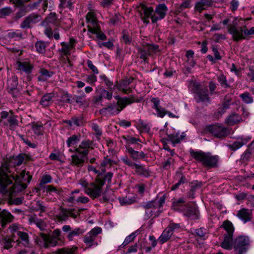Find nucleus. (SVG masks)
<instances>
[{
    "label": "nucleus",
    "mask_w": 254,
    "mask_h": 254,
    "mask_svg": "<svg viewBox=\"0 0 254 254\" xmlns=\"http://www.w3.org/2000/svg\"><path fill=\"white\" fill-rule=\"evenodd\" d=\"M40 4L44 12H45L48 8V0H37V1L29 3L28 5L29 9L33 10L37 9Z\"/></svg>",
    "instance_id": "c756f323"
},
{
    "label": "nucleus",
    "mask_w": 254,
    "mask_h": 254,
    "mask_svg": "<svg viewBox=\"0 0 254 254\" xmlns=\"http://www.w3.org/2000/svg\"><path fill=\"white\" fill-rule=\"evenodd\" d=\"M14 216L5 209L1 211V227L3 228L7 224L12 222Z\"/></svg>",
    "instance_id": "bb28decb"
},
{
    "label": "nucleus",
    "mask_w": 254,
    "mask_h": 254,
    "mask_svg": "<svg viewBox=\"0 0 254 254\" xmlns=\"http://www.w3.org/2000/svg\"><path fill=\"white\" fill-rule=\"evenodd\" d=\"M241 116L236 113L230 115L226 119L225 123L229 126H234L242 122Z\"/></svg>",
    "instance_id": "c85d7f7f"
},
{
    "label": "nucleus",
    "mask_w": 254,
    "mask_h": 254,
    "mask_svg": "<svg viewBox=\"0 0 254 254\" xmlns=\"http://www.w3.org/2000/svg\"><path fill=\"white\" fill-rule=\"evenodd\" d=\"M151 102L153 104L152 108L156 110L157 116L161 118H163L166 115H168L170 118H178L179 116L173 114L172 113L167 111L165 109L160 106V100L157 97L152 98Z\"/></svg>",
    "instance_id": "4468645a"
},
{
    "label": "nucleus",
    "mask_w": 254,
    "mask_h": 254,
    "mask_svg": "<svg viewBox=\"0 0 254 254\" xmlns=\"http://www.w3.org/2000/svg\"><path fill=\"white\" fill-rule=\"evenodd\" d=\"M39 75L37 77L39 81L44 82L48 78L51 77L54 74V72L48 70L45 68H41L39 70Z\"/></svg>",
    "instance_id": "7c9ffc66"
},
{
    "label": "nucleus",
    "mask_w": 254,
    "mask_h": 254,
    "mask_svg": "<svg viewBox=\"0 0 254 254\" xmlns=\"http://www.w3.org/2000/svg\"><path fill=\"white\" fill-rule=\"evenodd\" d=\"M190 189L188 192V196L190 198H194L196 190L199 189L202 185L201 182L193 181L190 184Z\"/></svg>",
    "instance_id": "473e14b6"
},
{
    "label": "nucleus",
    "mask_w": 254,
    "mask_h": 254,
    "mask_svg": "<svg viewBox=\"0 0 254 254\" xmlns=\"http://www.w3.org/2000/svg\"><path fill=\"white\" fill-rule=\"evenodd\" d=\"M184 211L185 216L194 220L198 218V209L194 205L186 206Z\"/></svg>",
    "instance_id": "b1692460"
},
{
    "label": "nucleus",
    "mask_w": 254,
    "mask_h": 254,
    "mask_svg": "<svg viewBox=\"0 0 254 254\" xmlns=\"http://www.w3.org/2000/svg\"><path fill=\"white\" fill-rule=\"evenodd\" d=\"M191 92L193 94L194 99L197 103H211V99L207 86L199 82H193Z\"/></svg>",
    "instance_id": "39448f33"
},
{
    "label": "nucleus",
    "mask_w": 254,
    "mask_h": 254,
    "mask_svg": "<svg viewBox=\"0 0 254 254\" xmlns=\"http://www.w3.org/2000/svg\"><path fill=\"white\" fill-rule=\"evenodd\" d=\"M156 201H154V199L153 200L149 201L144 203L142 204V207L144 208L145 210L150 209H157L156 206Z\"/></svg>",
    "instance_id": "338daca9"
},
{
    "label": "nucleus",
    "mask_w": 254,
    "mask_h": 254,
    "mask_svg": "<svg viewBox=\"0 0 254 254\" xmlns=\"http://www.w3.org/2000/svg\"><path fill=\"white\" fill-rule=\"evenodd\" d=\"M250 246V241L248 237L240 236L234 240L235 254H245Z\"/></svg>",
    "instance_id": "6e6552de"
},
{
    "label": "nucleus",
    "mask_w": 254,
    "mask_h": 254,
    "mask_svg": "<svg viewBox=\"0 0 254 254\" xmlns=\"http://www.w3.org/2000/svg\"><path fill=\"white\" fill-rule=\"evenodd\" d=\"M136 49L138 57L142 59L144 62L147 63L148 57L151 55L150 52L148 51V49L145 46H142L137 47Z\"/></svg>",
    "instance_id": "2f4dec72"
},
{
    "label": "nucleus",
    "mask_w": 254,
    "mask_h": 254,
    "mask_svg": "<svg viewBox=\"0 0 254 254\" xmlns=\"http://www.w3.org/2000/svg\"><path fill=\"white\" fill-rule=\"evenodd\" d=\"M243 102L247 104H250L254 102L253 97L251 95L249 92H245L241 94L239 96Z\"/></svg>",
    "instance_id": "de8ad7c7"
},
{
    "label": "nucleus",
    "mask_w": 254,
    "mask_h": 254,
    "mask_svg": "<svg viewBox=\"0 0 254 254\" xmlns=\"http://www.w3.org/2000/svg\"><path fill=\"white\" fill-rule=\"evenodd\" d=\"M17 69L26 74H30L34 68V65L30 62L17 61Z\"/></svg>",
    "instance_id": "393cba45"
},
{
    "label": "nucleus",
    "mask_w": 254,
    "mask_h": 254,
    "mask_svg": "<svg viewBox=\"0 0 254 254\" xmlns=\"http://www.w3.org/2000/svg\"><path fill=\"white\" fill-rule=\"evenodd\" d=\"M237 22L228 25V33L232 36L235 42L247 39L248 37L254 35V27L248 29L247 26H237Z\"/></svg>",
    "instance_id": "20e7f679"
},
{
    "label": "nucleus",
    "mask_w": 254,
    "mask_h": 254,
    "mask_svg": "<svg viewBox=\"0 0 254 254\" xmlns=\"http://www.w3.org/2000/svg\"><path fill=\"white\" fill-rule=\"evenodd\" d=\"M114 174L111 172H108L102 177H96L95 182L100 184V186L103 187L105 184L107 182V186L110 187L112 184V180Z\"/></svg>",
    "instance_id": "5701e85b"
},
{
    "label": "nucleus",
    "mask_w": 254,
    "mask_h": 254,
    "mask_svg": "<svg viewBox=\"0 0 254 254\" xmlns=\"http://www.w3.org/2000/svg\"><path fill=\"white\" fill-rule=\"evenodd\" d=\"M40 237L36 240L37 244L45 248L50 247H55L57 245L58 241L60 239H56L51 235H48L43 233H40Z\"/></svg>",
    "instance_id": "9b49d317"
},
{
    "label": "nucleus",
    "mask_w": 254,
    "mask_h": 254,
    "mask_svg": "<svg viewBox=\"0 0 254 254\" xmlns=\"http://www.w3.org/2000/svg\"><path fill=\"white\" fill-rule=\"evenodd\" d=\"M17 235L20 239L22 245L25 247H28L29 243L28 234L26 232L19 231L17 232Z\"/></svg>",
    "instance_id": "c03bdc74"
},
{
    "label": "nucleus",
    "mask_w": 254,
    "mask_h": 254,
    "mask_svg": "<svg viewBox=\"0 0 254 254\" xmlns=\"http://www.w3.org/2000/svg\"><path fill=\"white\" fill-rule=\"evenodd\" d=\"M190 153L192 158L207 169L216 168L219 166V157L213 155L210 152H205L201 150L194 151L190 149Z\"/></svg>",
    "instance_id": "7ed1b4c3"
},
{
    "label": "nucleus",
    "mask_w": 254,
    "mask_h": 254,
    "mask_svg": "<svg viewBox=\"0 0 254 254\" xmlns=\"http://www.w3.org/2000/svg\"><path fill=\"white\" fill-rule=\"evenodd\" d=\"M107 90L104 88H101L97 94L93 96V102L94 104H101L103 99L108 101L112 100L113 98V89H108Z\"/></svg>",
    "instance_id": "f8f14e48"
},
{
    "label": "nucleus",
    "mask_w": 254,
    "mask_h": 254,
    "mask_svg": "<svg viewBox=\"0 0 254 254\" xmlns=\"http://www.w3.org/2000/svg\"><path fill=\"white\" fill-rule=\"evenodd\" d=\"M55 253L56 254H75L73 249L65 248L58 249Z\"/></svg>",
    "instance_id": "774afa93"
},
{
    "label": "nucleus",
    "mask_w": 254,
    "mask_h": 254,
    "mask_svg": "<svg viewBox=\"0 0 254 254\" xmlns=\"http://www.w3.org/2000/svg\"><path fill=\"white\" fill-rule=\"evenodd\" d=\"M127 151L129 154L130 157L133 161H137L139 159H144L146 157V154L143 151H137L133 149L132 147L129 145H126Z\"/></svg>",
    "instance_id": "a878e982"
},
{
    "label": "nucleus",
    "mask_w": 254,
    "mask_h": 254,
    "mask_svg": "<svg viewBox=\"0 0 254 254\" xmlns=\"http://www.w3.org/2000/svg\"><path fill=\"white\" fill-rule=\"evenodd\" d=\"M17 7H19V9L15 14V18L16 19H20L22 17L24 16L29 10L28 5L25 4H23L20 6H17Z\"/></svg>",
    "instance_id": "37998d69"
},
{
    "label": "nucleus",
    "mask_w": 254,
    "mask_h": 254,
    "mask_svg": "<svg viewBox=\"0 0 254 254\" xmlns=\"http://www.w3.org/2000/svg\"><path fill=\"white\" fill-rule=\"evenodd\" d=\"M117 102H113L109 103L105 108H103L99 111V113L104 116L108 115H118L124 108V98L121 97L119 95L114 96Z\"/></svg>",
    "instance_id": "423d86ee"
},
{
    "label": "nucleus",
    "mask_w": 254,
    "mask_h": 254,
    "mask_svg": "<svg viewBox=\"0 0 254 254\" xmlns=\"http://www.w3.org/2000/svg\"><path fill=\"white\" fill-rule=\"evenodd\" d=\"M41 19V16L38 14L32 13L27 16L24 20L21 23L20 27L22 29H30L33 25L39 22Z\"/></svg>",
    "instance_id": "2eb2a0df"
},
{
    "label": "nucleus",
    "mask_w": 254,
    "mask_h": 254,
    "mask_svg": "<svg viewBox=\"0 0 254 254\" xmlns=\"http://www.w3.org/2000/svg\"><path fill=\"white\" fill-rule=\"evenodd\" d=\"M254 156V153L251 151L250 149L247 148V149L241 155L240 161L242 163L247 164L248 162L251 160Z\"/></svg>",
    "instance_id": "e433bc0d"
},
{
    "label": "nucleus",
    "mask_w": 254,
    "mask_h": 254,
    "mask_svg": "<svg viewBox=\"0 0 254 254\" xmlns=\"http://www.w3.org/2000/svg\"><path fill=\"white\" fill-rule=\"evenodd\" d=\"M221 227L227 232L225 234H230L233 235L234 232V227L232 223L229 220H225L223 222Z\"/></svg>",
    "instance_id": "79ce46f5"
},
{
    "label": "nucleus",
    "mask_w": 254,
    "mask_h": 254,
    "mask_svg": "<svg viewBox=\"0 0 254 254\" xmlns=\"http://www.w3.org/2000/svg\"><path fill=\"white\" fill-rule=\"evenodd\" d=\"M252 138V136L250 135L239 136L236 138L237 140L234 141L231 144H228L227 146L230 150L235 152L243 146L246 145Z\"/></svg>",
    "instance_id": "dca6fc26"
},
{
    "label": "nucleus",
    "mask_w": 254,
    "mask_h": 254,
    "mask_svg": "<svg viewBox=\"0 0 254 254\" xmlns=\"http://www.w3.org/2000/svg\"><path fill=\"white\" fill-rule=\"evenodd\" d=\"M183 198H180L177 200H175L172 203V208L176 211H183L185 210L186 205Z\"/></svg>",
    "instance_id": "72a5a7b5"
},
{
    "label": "nucleus",
    "mask_w": 254,
    "mask_h": 254,
    "mask_svg": "<svg viewBox=\"0 0 254 254\" xmlns=\"http://www.w3.org/2000/svg\"><path fill=\"white\" fill-rule=\"evenodd\" d=\"M61 45L62 48L59 50V51L61 52L65 56L70 55V48L69 47V44L65 42H62L61 43Z\"/></svg>",
    "instance_id": "e2e57ef3"
},
{
    "label": "nucleus",
    "mask_w": 254,
    "mask_h": 254,
    "mask_svg": "<svg viewBox=\"0 0 254 254\" xmlns=\"http://www.w3.org/2000/svg\"><path fill=\"white\" fill-rule=\"evenodd\" d=\"M94 142L93 140L85 139L81 141L78 147L75 148L74 154L71 156L70 164L77 167L81 168L83 166L85 159L89 152V149H93Z\"/></svg>",
    "instance_id": "f03ea898"
},
{
    "label": "nucleus",
    "mask_w": 254,
    "mask_h": 254,
    "mask_svg": "<svg viewBox=\"0 0 254 254\" xmlns=\"http://www.w3.org/2000/svg\"><path fill=\"white\" fill-rule=\"evenodd\" d=\"M233 237L232 235L224 234V240L221 243L220 246L225 250H231L234 247Z\"/></svg>",
    "instance_id": "cd10ccee"
},
{
    "label": "nucleus",
    "mask_w": 254,
    "mask_h": 254,
    "mask_svg": "<svg viewBox=\"0 0 254 254\" xmlns=\"http://www.w3.org/2000/svg\"><path fill=\"white\" fill-rule=\"evenodd\" d=\"M121 161L126 165L131 167L135 169V174L138 176L148 178L149 175V171L147 168H145L142 164H139L133 162L127 155L122 156L121 158Z\"/></svg>",
    "instance_id": "1a4fd4ad"
},
{
    "label": "nucleus",
    "mask_w": 254,
    "mask_h": 254,
    "mask_svg": "<svg viewBox=\"0 0 254 254\" xmlns=\"http://www.w3.org/2000/svg\"><path fill=\"white\" fill-rule=\"evenodd\" d=\"M137 126L142 131L148 132L150 131V127L149 125L141 119L138 120Z\"/></svg>",
    "instance_id": "680f3d73"
},
{
    "label": "nucleus",
    "mask_w": 254,
    "mask_h": 254,
    "mask_svg": "<svg viewBox=\"0 0 254 254\" xmlns=\"http://www.w3.org/2000/svg\"><path fill=\"white\" fill-rule=\"evenodd\" d=\"M142 13H141V14H143L142 16V19L144 22L147 23L149 22L148 18H150L151 19V16L153 14V9L151 7H147L144 5L142 6Z\"/></svg>",
    "instance_id": "f704fd0d"
},
{
    "label": "nucleus",
    "mask_w": 254,
    "mask_h": 254,
    "mask_svg": "<svg viewBox=\"0 0 254 254\" xmlns=\"http://www.w3.org/2000/svg\"><path fill=\"white\" fill-rule=\"evenodd\" d=\"M134 78L132 77L127 78L123 79L120 84L117 83L115 86L119 90L122 91L124 94H127L132 92V89L128 87V86L132 82Z\"/></svg>",
    "instance_id": "412c9836"
},
{
    "label": "nucleus",
    "mask_w": 254,
    "mask_h": 254,
    "mask_svg": "<svg viewBox=\"0 0 254 254\" xmlns=\"http://www.w3.org/2000/svg\"><path fill=\"white\" fill-rule=\"evenodd\" d=\"M123 138L126 141V145L130 146V144H136V148L139 149L142 147V145L138 143V141H140V139L131 136H123Z\"/></svg>",
    "instance_id": "58836bf2"
},
{
    "label": "nucleus",
    "mask_w": 254,
    "mask_h": 254,
    "mask_svg": "<svg viewBox=\"0 0 254 254\" xmlns=\"http://www.w3.org/2000/svg\"><path fill=\"white\" fill-rule=\"evenodd\" d=\"M103 191V187L100 184L91 183L86 190V193L92 199L100 197Z\"/></svg>",
    "instance_id": "a211bd4d"
},
{
    "label": "nucleus",
    "mask_w": 254,
    "mask_h": 254,
    "mask_svg": "<svg viewBox=\"0 0 254 254\" xmlns=\"http://www.w3.org/2000/svg\"><path fill=\"white\" fill-rule=\"evenodd\" d=\"M122 39L126 45H130L132 38L127 30L124 29L122 32Z\"/></svg>",
    "instance_id": "13d9d810"
},
{
    "label": "nucleus",
    "mask_w": 254,
    "mask_h": 254,
    "mask_svg": "<svg viewBox=\"0 0 254 254\" xmlns=\"http://www.w3.org/2000/svg\"><path fill=\"white\" fill-rule=\"evenodd\" d=\"M160 213V210L158 209H147L145 210V216L146 218L149 219L151 217H158Z\"/></svg>",
    "instance_id": "603ef678"
},
{
    "label": "nucleus",
    "mask_w": 254,
    "mask_h": 254,
    "mask_svg": "<svg viewBox=\"0 0 254 254\" xmlns=\"http://www.w3.org/2000/svg\"><path fill=\"white\" fill-rule=\"evenodd\" d=\"M86 22L90 23L92 26H96L98 24L96 14L94 12H88L86 14Z\"/></svg>",
    "instance_id": "a18cd8bd"
},
{
    "label": "nucleus",
    "mask_w": 254,
    "mask_h": 254,
    "mask_svg": "<svg viewBox=\"0 0 254 254\" xmlns=\"http://www.w3.org/2000/svg\"><path fill=\"white\" fill-rule=\"evenodd\" d=\"M1 125L12 130H14L18 126L16 116L11 110L1 111Z\"/></svg>",
    "instance_id": "0eeeda50"
},
{
    "label": "nucleus",
    "mask_w": 254,
    "mask_h": 254,
    "mask_svg": "<svg viewBox=\"0 0 254 254\" xmlns=\"http://www.w3.org/2000/svg\"><path fill=\"white\" fill-rule=\"evenodd\" d=\"M18 78L13 75L7 79V89L13 97H17L20 94L17 88Z\"/></svg>",
    "instance_id": "6ab92c4d"
},
{
    "label": "nucleus",
    "mask_w": 254,
    "mask_h": 254,
    "mask_svg": "<svg viewBox=\"0 0 254 254\" xmlns=\"http://www.w3.org/2000/svg\"><path fill=\"white\" fill-rule=\"evenodd\" d=\"M71 120L72 121L73 125H75L76 127H79L82 125L84 118L81 115L79 116H74L71 118Z\"/></svg>",
    "instance_id": "69168bd1"
},
{
    "label": "nucleus",
    "mask_w": 254,
    "mask_h": 254,
    "mask_svg": "<svg viewBox=\"0 0 254 254\" xmlns=\"http://www.w3.org/2000/svg\"><path fill=\"white\" fill-rule=\"evenodd\" d=\"M102 231L101 228L99 227H94L83 237V242L86 245H88L90 248L94 245H98V243L95 241V239L98 235L102 233Z\"/></svg>",
    "instance_id": "ddd939ff"
},
{
    "label": "nucleus",
    "mask_w": 254,
    "mask_h": 254,
    "mask_svg": "<svg viewBox=\"0 0 254 254\" xmlns=\"http://www.w3.org/2000/svg\"><path fill=\"white\" fill-rule=\"evenodd\" d=\"M60 101L64 103L72 104L73 103L72 95L67 91H64L60 97Z\"/></svg>",
    "instance_id": "49530a36"
},
{
    "label": "nucleus",
    "mask_w": 254,
    "mask_h": 254,
    "mask_svg": "<svg viewBox=\"0 0 254 254\" xmlns=\"http://www.w3.org/2000/svg\"><path fill=\"white\" fill-rule=\"evenodd\" d=\"M172 234L169 229L167 227L166 228L163 232H162L161 236L158 238V241L160 244H163L166 243L168 240L170 239L172 236Z\"/></svg>",
    "instance_id": "4c0bfd02"
},
{
    "label": "nucleus",
    "mask_w": 254,
    "mask_h": 254,
    "mask_svg": "<svg viewBox=\"0 0 254 254\" xmlns=\"http://www.w3.org/2000/svg\"><path fill=\"white\" fill-rule=\"evenodd\" d=\"M179 135V132H176L173 133L167 134V138L166 140L168 141H171L173 145L175 146L180 142Z\"/></svg>",
    "instance_id": "a19ab883"
},
{
    "label": "nucleus",
    "mask_w": 254,
    "mask_h": 254,
    "mask_svg": "<svg viewBox=\"0 0 254 254\" xmlns=\"http://www.w3.org/2000/svg\"><path fill=\"white\" fill-rule=\"evenodd\" d=\"M80 135L73 134L71 136L68 137L66 141V143L68 147H70L71 145H75L80 140Z\"/></svg>",
    "instance_id": "8fccbe9b"
},
{
    "label": "nucleus",
    "mask_w": 254,
    "mask_h": 254,
    "mask_svg": "<svg viewBox=\"0 0 254 254\" xmlns=\"http://www.w3.org/2000/svg\"><path fill=\"white\" fill-rule=\"evenodd\" d=\"M217 80L221 86L224 88H229L230 85L228 83L227 80L225 75L221 74L217 76Z\"/></svg>",
    "instance_id": "6e6d98bb"
},
{
    "label": "nucleus",
    "mask_w": 254,
    "mask_h": 254,
    "mask_svg": "<svg viewBox=\"0 0 254 254\" xmlns=\"http://www.w3.org/2000/svg\"><path fill=\"white\" fill-rule=\"evenodd\" d=\"M32 178L29 172H26L25 170H22L19 175H13L9 170L8 165L1 162V193L7 191L5 190L6 187L12 185L13 180L15 181V184L12 186L13 190L16 192L22 191L27 188Z\"/></svg>",
    "instance_id": "f257e3e1"
},
{
    "label": "nucleus",
    "mask_w": 254,
    "mask_h": 254,
    "mask_svg": "<svg viewBox=\"0 0 254 254\" xmlns=\"http://www.w3.org/2000/svg\"><path fill=\"white\" fill-rule=\"evenodd\" d=\"M2 239V243L3 244V248L4 249L8 250L12 247V243H14L13 240L9 236H5Z\"/></svg>",
    "instance_id": "4d7b16f0"
},
{
    "label": "nucleus",
    "mask_w": 254,
    "mask_h": 254,
    "mask_svg": "<svg viewBox=\"0 0 254 254\" xmlns=\"http://www.w3.org/2000/svg\"><path fill=\"white\" fill-rule=\"evenodd\" d=\"M62 230L64 232H68L66 237L69 241H73L75 237L82 236L85 232L84 229L78 227L72 230L69 225L63 226L62 227Z\"/></svg>",
    "instance_id": "aec40b11"
},
{
    "label": "nucleus",
    "mask_w": 254,
    "mask_h": 254,
    "mask_svg": "<svg viewBox=\"0 0 254 254\" xmlns=\"http://www.w3.org/2000/svg\"><path fill=\"white\" fill-rule=\"evenodd\" d=\"M35 47L37 52L40 54H44L45 52L46 44L44 42L39 41L35 43Z\"/></svg>",
    "instance_id": "bf43d9fd"
},
{
    "label": "nucleus",
    "mask_w": 254,
    "mask_h": 254,
    "mask_svg": "<svg viewBox=\"0 0 254 254\" xmlns=\"http://www.w3.org/2000/svg\"><path fill=\"white\" fill-rule=\"evenodd\" d=\"M52 180L51 176L49 175H44L42 176L40 182L39 184V186L42 189H45L46 184L50 183Z\"/></svg>",
    "instance_id": "864d4df0"
},
{
    "label": "nucleus",
    "mask_w": 254,
    "mask_h": 254,
    "mask_svg": "<svg viewBox=\"0 0 254 254\" xmlns=\"http://www.w3.org/2000/svg\"><path fill=\"white\" fill-rule=\"evenodd\" d=\"M167 11L168 8L165 4L162 3L157 5L151 16L152 22L154 23L158 20L163 19L166 16Z\"/></svg>",
    "instance_id": "f3484780"
},
{
    "label": "nucleus",
    "mask_w": 254,
    "mask_h": 254,
    "mask_svg": "<svg viewBox=\"0 0 254 254\" xmlns=\"http://www.w3.org/2000/svg\"><path fill=\"white\" fill-rule=\"evenodd\" d=\"M167 228L169 229L172 234L175 232H180L183 229L180 224L175 223L174 222H170Z\"/></svg>",
    "instance_id": "052dcab7"
},
{
    "label": "nucleus",
    "mask_w": 254,
    "mask_h": 254,
    "mask_svg": "<svg viewBox=\"0 0 254 254\" xmlns=\"http://www.w3.org/2000/svg\"><path fill=\"white\" fill-rule=\"evenodd\" d=\"M61 213L58 216V219L60 221H66L68 219V209L64 208L63 207H60Z\"/></svg>",
    "instance_id": "5fc2aeb1"
},
{
    "label": "nucleus",
    "mask_w": 254,
    "mask_h": 254,
    "mask_svg": "<svg viewBox=\"0 0 254 254\" xmlns=\"http://www.w3.org/2000/svg\"><path fill=\"white\" fill-rule=\"evenodd\" d=\"M237 216L245 223L251 221L253 218L252 210L247 208H242L238 211Z\"/></svg>",
    "instance_id": "4be33fe9"
},
{
    "label": "nucleus",
    "mask_w": 254,
    "mask_h": 254,
    "mask_svg": "<svg viewBox=\"0 0 254 254\" xmlns=\"http://www.w3.org/2000/svg\"><path fill=\"white\" fill-rule=\"evenodd\" d=\"M85 97L86 95L82 92L80 95H74L72 97L73 102L75 101L80 106L84 105L86 102Z\"/></svg>",
    "instance_id": "09e8293b"
},
{
    "label": "nucleus",
    "mask_w": 254,
    "mask_h": 254,
    "mask_svg": "<svg viewBox=\"0 0 254 254\" xmlns=\"http://www.w3.org/2000/svg\"><path fill=\"white\" fill-rule=\"evenodd\" d=\"M139 230H137L134 232L131 233L130 235L126 237L123 244L120 246V247L123 248L124 247L127 245L131 242H132L135 237L139 234Z\"/></svg>",
    "instance_id": "ea45409f"
},
{
    "label": "nucleus",
    "mask_w": 254,
    "mask_h": 254,
    "mask_svg": "<svg viewBox=\"0 0 254 254\" xmlns=\"http://www.w3.org/2000/svg\"><path fill=\"white\" fill-rule=\"evenodd\" d=\"M91 127L92 129L95 131V134L97 140L100 139V136L102 135V131L99 127L98 125L96 123H93Z\"/></svg>",
    "instance_id": "0e129e2a"
},
{
    "label": "nucleus",
    "mask_w": 254,
    "mask_h": 254,
    "mask_svg": "<svg viewBox=\"0 0 254 254\" xmlns=\"http://www.w3.org/2000/svg\"><path fill=\"white\" fill-rule=\"evenodd\" d=\"M175 159L172 157H169L166 160L162 163V168L168 170L170 169L174 164Z\"/></svg>",
    "instance_id": "3c124183"
},
{
    "label": "nucleus",
    "mask_w": 254,
    "mask_h": 254,
    "mask_svg": "<svg viewBox=\"0 0 254 254\" xmlns=\"http://www.w3.org/2000/svg\"><path fill=\"white\" fill-rule=\"evenodd\" d=\"M205 130L218 138H223L230 134L229 129L218 124H212L206 127Z\"/></svg>",
    "instance_id": "9d476101"
},
{
    "label": "nucleus",
    "mask_w": 254,
    "mask_h": 254,
    "mask_svg": "<svg viewBox=\"0 0 254 254\" xmlns=\"http://www.w3.org/2000/svg\"><path fill=\"white\" fill-rule=\"evenodd\" d=\"M54 96L53 93H50L44 94L42 96L40 102V105L43 107H46L52 104V99Z\"/></svg>",
    "instance_id": "c9c22d12"
}]
</instances>
